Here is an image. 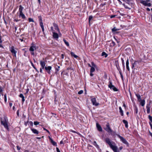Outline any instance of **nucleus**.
Returning <instances> with one entry per match:
<instances>
[{
  "mask_svg": "<svg viewBox=\"0 0 152 152\" xmlns=\"http://www.w3.org/2000/svg\"><path fill=\"white\" fill-rule=\"evenodd\" d=\"M1 124L3 125L4 127L8 130L9 128L7 123V121L6 120V118L4 117L3 118H1Z\"/></svg>",
  "mask_w": 152,
  "mask_h": 152,
  "instance_id": "nucleus-1",
  "label": "nucleus"
},
{
  "mask_svg": "<svg viewBox=\"0 0 152 152\" xmlns=\"http://www.w3.org/2000/svg\"><path fill=\"white\" fill-rule=\"evenodd\" d=\"M117 136L120 138L121 141H122L124 143L126 144L127 146H128L129 143L125 138L119 134H117Z\"/></svg>",
  "mask_w": 152,
  "mask_h": 152,
  "instance_id": "nucleus-2",
  "label": "nucleus"
},
{
  "mask_svg": "<svg viewBox=\"0 0 152 152\" xmlns=\"http://www.w3.org/2000/svg\"><path fill=\"white\" fill-rule=\"evenodd\" d=\"M106 127L104 128L105 130L108 133H110L112 132V130L111 129L110 126V124L109 123H108L106 125Z\"/></svg>",
  "mask_w": 152,
  "mask_h": 152,
  "instance_id": "nucleus-3",
  "label": "nucleus"
},
{
  "mask_svg": "<svg viewBox=\"0 0 152 152\" xmlns=\"http://www.w3.org/2000/svg\"><path fill=\"white\" fill-rule=\"evenodd\" d=\"M10 50L12 53L13 56L15 57H16V53L17 51L14 49L13 46H12L10 48Z\"/></svg>",
  "mask_w": 152,
  "mask_h": 152,
  "instance_id": "nucleus-4",
  "label": "nucleus"
},
{
  "mask_svg": "<svg viewBox=\"0 0 152 152\" xmlns=\"http://www.w3.org/2000/svg\"><path fill=\"white\" fill-rule=\"evenodd\" d=\"M140 3L143 4L145 6H147L148 7H150L151 6V3H147L146 1H144L143 0H141L140 1Z\"/></svg>",
  "mask_w": 152,
  "mask_h": 152,
  "instance_id": "nucleus-5",
  "label": "nucleus"
},
{
  "mask_svg": "<svg viewBox=\"0 0 152 152\" xmlns=\"http://www.w3.org/2000/svg\"><path fill=\"white\" fill-rule=\"evenodd\" d=\"M44 68L48 74H50V70L52 69V67L51 66H46Z\"/></svg>",
  "mask_w": 152,
  "mask_h": 152,
  "instance_id": "nucleus-6",
  "label": "nucleus"
},
{
  "mask_svg": "<svg viewBox=\"0 0 152 152\" xmlns=\"http://www.w3.org/2000/svg\"><path fill=\"white\" fill-rule=\"evenodd\" d=\"M91 101L93 105L96 106H97L99 105V103L97 102L96 99L95 98L92 99Z\"/></svg>",
  "mask_w": 152,
  "mask_h": 152,
  "instance_id": "nucleus-7",
  "label": "nucleus"
},
{
  "mask_svg": "<svg viewBox=\"0 0 152 152\" xmlns=\"http://www.w3.org/2000/svg\"><path fill=\"white\" fill-rule=\"evenodd\" d=\"M110 147L114 152H118V148L117 146L112 145Z\"/></svg>",
  "mask_w": 152,
  "mask_h": 152,
  "instance_id": "nucleus-8",
  "label": "nucleus"
},
{
  "mask_svg": "<svg viewBox=\"0 0 152 152\" xmlns=\"http://www.w3.org/2000/svg\"><path fill=\"white\" fill-rule=\"evenodd\" d=\"M139 63V61H135L132 64V69L134 68L135 67L137 66V64Z\"/></svg>",
  "mask_w": 152,
  "mask_h": 152,
  "instance_id": "nucleus-9",
  "label": "nucleus"
},
{
  "mask_svg": "<svg viewBox=\"0 0 152 152\" xmlns=\"http://www.w3.org/2000/svg\"><path fill=\"white\" fill-rule=\"evenodd\" d=\"M49 140H50V142L53 145L55 146H57L56 143L55 141H54L50 137H49Z\"/></svg>",
  "mask_w": 152,
  "mask_h": 152,
  "instance_id": "nucleus-10",
  "label": "nucleus"
},
{
  "mask_svg": "<svg viewBox=\"0 0 152 152\" xmlns=\"http://www.w3.org/2000/svg\"><path fill=\"white\" fill-rule=\"evenodd\" d=\"M96 127L97 129L98 130L99 132H102V127L100 126V125L98 123H96Z\"/></svg>",
  "mask_w": 152,
  "mask_h": 152,
  "instance_id": "nucleus-11",
  "label": "nucleus"
},
{
  "mask_svg": "<svg viewBox=\"0 0 152 152\" xmlns=\"http://www.w3.org/2000/svg\"><path fill=\"white\" fill-rule=\"evenodd\" d=\"M53 25L54 26V27L55 29V30H57V31H58V33H60V31L59 28L58 27V25L56 23H53Z\"/></svg>",
  "mask_w": 152,
  "mask_h": 152,
  "instance_id": "nucleus-12",
  "label": "nucleus"
},
{
  "mask_svg": "<svg viewBox=\"0 0 152 152\" xmlns=\"http://www.w3.org/2000/svg\"><path fill=\"white\" fill-rule=\"evenodd\" d=\"M40 64L41 66L42 69H44L45 67V62L44 61H40Z\"/></svg>",
  "mask_w": 152,
  "mask_h": 152,
  "instance_id": "nucleus-13",
  "label": "nucleus"
},
{
  "mask_svg": "<svg viewBox=\"0 0 152 152\" xmlns=\"http://www.w3.org/2000/svg\"><path fill=\"white\" fill-rule=\"evenodd\" d=\"M53 37L54 39H57L58 38V34L54 32H53Z\"/></svg>",
  "mask_w": 152,
  "mask_h": 152,
  "instance_id": "nucleus-14",
  "label": "nucleus"
},
{
  "mask_svg": "<svg viewBox=\"0 0 152 152\" xmlns=\"http://www.w3.org/2000/svg\"><path fill=\"white\" fill-rule=\"evenodd\" d=\"M105 142L109 145L110 146L112 145L110 141V139L108 138H107L105 139Z\"/></svg>",
  "mask_w": 152,
  "mask_h": 152,
  "instance_id": "nucleus-15",
  "label": "nucleus"
},
{
  "mask_svg": "<svg viewBox=\"0 0 152 152\" xmlns=\"http://www.w3.org/2000/svg\"><path fill=\"white\" fill-rule=\"evenodd\" d=\"M146 108L147 109V112L148 114H149L150 113V106H149V104H147L146 105Z\"/></svg>",
  "mask_w": 152,
  "mask_h": 152,
  "instance_id": "nucleus-16",
  "label": "nucleus"
},
{
  "mask_svg": "<svg viewBox=\"0 0 152 152\" xmlns=\"http://www.w3.org/2000/svg\"><path fill=\"white\" fill-rule=\"evenodd\" d=\"M31 130L34 134H38L39 133V132L35 129L31 128Z\"/></svg>",
  "mask_w": 152,
  "mask_h": 152,
  "instance_id": "nucleus-17",
  "label": "nucleus"
},
{
  "mask_svg": "<svg viewBox=\"0 0 152 152\" xmlns=\"http://www.w3.org/2000/svg\"><path fill=\"white\" fill-rule=\"evenodd\" d=\"M36 49V46L34 45H32L30 47L29 50L30 51H34Z\"/></svg>",
  "mask_w": 152,
  "mask_h": 152,
  "instance_id": "nucleus-18",
  "label": "nucleus"
},
{
  "mask_svg": "<svg viewBox=\"0 0 152 152\" xmlns=\"http://www.w3.org/2000/svg\"><path fill=\"white\" fill-rule=\"evenodd\" d=\"M129 59L128 58L126 62V68L128 71H130V69L129 66Z\"/></svg>",
  "mask_w": 152,
  "mask_h": 152,
  "instance_id": "nucleus-19",
  "label": "nucleus"
},
{
  "mask_svg": "<svg viewBox=\"0 0 152 152\" xmlns=\"http://www.w3.org/2000/svg\"><path fill=\"white\" fill-rule=\"evenodd\" d=\"M140 104L142 107H143L145 103V101L144 99L141 100L140 101Z\"/></svg>",
  "mask_w": 152,
  "mask_h": 152,
  "instance_id": "nucleus-20",
  "label": "nucleus"
},
{
  "mask_svg": "<svg viewBox=\"0 0 152 152\" xmlns=\"http://www.w3.org/2000/svg\"><path fill=\"white\" fill-rule=\"evenodd\" d=\"M135 95L137 98L138 101L140 102V100H142L141 99V97L140 95L138 94H135Z\"/></svg>",
  "mask_w": 152,
  "mask_h": 152,
  "instance_id": "nucleus-21",
  "label": "nucleus"
},
{
  "mask_svg": "<svg viewBox=\"0 0 152 152\" xmlns=\"http://www.w3.org/2000/svg\"><path fill=\"white\" fill-rule=\"evenodd\" d=\"M123 122L125 124V127L126 128L128 127V123L127 121L125 120H123Z\"/></svg>",
  "mask_w": 152,
  "mask_h": 152,
  "instance_id": "nucleus-22",
  "label": "nucleus"
},
{
  "mask_svg": "<svg viewBox=\"0 0 152 152\" xmlns=\"http://www.w3.org/2000/svg\"><path fill=\"white\" fill-rule=\"evenodd\" d=\"M19 96L20 97L22 98V102H24L25 99H24V96H23V95L22 94H20Z\"/></svg>",
  "mask_w": 152,
  "mask_h": 152,
  "instance_id": "nucleus-23",
  "label": "nucleus"
},
{
  "mask_svg": "<svg viewBox=\"0 0 152 152\" xmlns=\"http://www.w3.org/2000/svg\"><path fill=\"white\" fill-rule=\"evenodd\" d=\"M109 85H108V86L109 88H110V89H112V87L113 86L112 85V83L111 80H110L109 82Z\"/></svg>",
  "mask_w": 152,
  "mask_h": 152,
  "instance_id": "nucleus-24",
  "label": "nucleus"
},
{
  "mask_svg": "<svg viewBox=\"0 0 152 152\" xmlns=\"http://www.w3.org/2000/svg\"><path fill=\"white\" fill-rule=\"evenodd\" d=\"M115 63H116V66L117 67V69H118V70L119 71L121 70V69L119 67L118 61H115Z\"/></svg>",
  "mask_w": 152,
  "mask_h": 152,
  "instance_id": "nucleus-25",
  "label": "nucleus"
},
{
  "mask_svg": "<svg viewBox=\"0 0 152 152\" xmlns=\"http://www.w3.org/2000/svg\"><path fill=\"white\" fill-rule=\"evenodd\" d=\"M24 8L21 5H20L19 6V13H22V11L23 10V9Z\"/></svg>",
  "mask_w": 152,
  "mask_h": 152,
  "instance_id": "nucleus-26",
  "label": "nucleus"
},
{
  "mask_svg": "<svg viewBox=\"0 0 152 152\" xmlns=\"http://www.w3.org/2000/svg\"><path fill=\"white\" fill-rule=\"evenodd\" d=\"M19 16L21 17L23 19H24L26 18V17L23 12L19 13Z\"/></svg>",
  "mask_w": 152,
  "mask_h": 152,
  "instance_id": "nucleus-27",
  "label": "nucleus"
},
{
  "mask_svg": "<svg viewBox=\"0 0 152 152\" xmlns=\"http://www.w3.org/2000/svg\"><path fill=\"white\" fill-rule=\"evenodd\" d=\"M70 54L72 56L74 57L75 58H77L78 56L75 55L73 52H71L70 53Z\"/></svg>",
  "mask_w": 152,
  "mask_h": 152,
  "instance_id": "nucleus-28",
  "label": "nucleus"
},
{
  "mask_svg": "<svg viewBox=\"0 0 152 152\" xmlns=\"http://www.w3.org/2000/svg\"><path fill=\"white\" fill-rule=\"evenodd\" d=\"M119 109L120 110V113L121 114V116H123L124 115V113L123 112V111L122 110V108L121 107H119Z\"/></svg>",
  "mask_w": 152,
  "mask_h": 152,
  "instance_id": "nucleus-29",
  "label": "nucleus"
},
{
  "mask_svg": "<svg viewBox=\"0 0 152 152\" xmlns=\"http://www.w3.org/2000/svg\"><path fill=\"white\" fill-rule=\"evenodd\" d=\"M119 30V29L116 28L115 27H114L112 29V31L113 32H114V33H115L116 31Z\"/></svg>",
  "mask_w": 152,
  "mask_h": 152,
  "instance_id": "nucleus-30",
  "label": "nucleus"
},
{
  "mask_svg": "<svg viewBox=\"0 0 152 152\" xmlns=\"http://www.w3.org/2000/svg\"><path fill=\"white\" fill-rule=\"evenodd\" d=\"M93 17L92 15H90L89 16L88 18L89 24L90 25L91 24L90 21L93 19Z\"/></svg>",
  "mask_w": 152,
  "mask_h": 152,
  "instance_id": "nucleus-31",
  "label": "nucleus"
},
{
  "mask_svg": "<svg viewBox=\"0 0 152 152\" xmlns=\"http://www.w3.org/2000/svg\"><path fill=\"white\" fill-rule=\"evenodd\" d=\"M63 41H64L65 44L67 46L69 47V42H68L66 41V40L64 39H63Z\"/></svg>",
  "mask_w": 152,
  "mask_h": 152,
  "instance_id": "nucleus-32",
  "label": "nucleus"
},
{
  "mask_svg": "<svg viewBox=\"0 0 152 152\" xmlns=\"http://www.w3.org/2000/svg\"><path fill=\"white\" fill-rule=\"evenodd\" d=\"M102 56H104L105 57H107L108 55L106 53L104 52H103L102 53Z\"/></svg>",
  "mask_w": 152,
  "mask_h": 152,
  "instance_id": "nucleus-33",
  "label": "nucleus"
},
{
  "mask_svg": "<svg viewBox=\"0 0 152 152\" xmlns=\"http://www.w3.org/2000/svg\"><path fill=\"white\" fill-rule=\"evenodd\" d=\"M30 63L31 64V65L35 69V70H36V71H37L38 72L39 71L37 70V69L36 68V67L34 66V64H33V63L32 62V61H31Z\"/></svg>",
  "mask_w": 152,
  "mask_h": 152,
  "instance_id": "nucleus-34",
  "label": "nucleus"
},
{
  "mask_svg": "<svg viewBox=\"0 0 152 152\" xmlns=\"http://www.w3.org/2000/svg\"><path fill=\"white\" fill-rule=\"evenodd\" d=\"M93 144L97 148H99V146L97 144L96 142L95 141H94L93 142Z\"/></svg>",
  "mask_w": 152,
  "mask_h": 152,
  "instance_id": "nucleus-35",
  "label": "nucleus"
},
{
  "mask_svg": "<svg viewBox=\"0 0 152 152\" xmlns=\"http://www.w3.org/2000/svg\"><path fill=\"white\" fill-rule=\"evenodd\" d=\"M112 89L115 91H118V90L114 86H113Z\"/></svg>",
  "mask_w": 152,
  "mask_h": 152,
  "instance_id": "nucleus-36",
  "label": "nucleus"
},
{
  "mask_svg": "<svg viewBox=\"0 0 152 152\" xmlns=\"http://www.w3.org/2000/svg\"><path fill=\"white\" fill-rule=\"evenodd\" d=\"M38 18L39 19V22H42V18L41 16H38Z\"/></svg>",
  "mask_w": 152,
  "mask_h": 152,
  "instance_id": "nucleus-37",
  "label": "nucleus"
},
{
  "mask_svg": "<svg viewBox=\"0 0 152 152\" xmlns=\"http://www.w3.org/2000/svg\"><path fill=\"white\" fill-rule=\"evenodd\" d=\"M95 70V68L94 67H91L90 69V72H93Z\"/></svg>",
  "mask_w": 152,
  "mask_h": 152,
  "instance_id": "nucleus-38",
  "label": "nucleus"
},
{
  "mask_svg": "<svg viewBox=\"0 0 152 152\" xmlns=\"http://www.w3.org/2000/svg\"><path fill=\"white\" fill-rule=\"evenodd\" d=\"M115 45V43L113 41H112V43L110 44V47H113Z\"/></svg>",
  "mask_w": 152,
  "mask_h": 152,
  "instance_id": "nucleus-39",
  "label": "nucleus"
},
{
  "mask_svg": "<svg viewBox=\"0 0 152 152\" xmlns=\"http://www.w3.org/2000/svg\"><path fill=\"white\" fill-rule=\"evenodd\" d=\"M119 73H120V75L121 77V79L123 80H124L123 76L122 74V73L121 72V70L119 71Z\"/></svg>",
  "mask_w": 152,
  "mask_h": 152,
  "instance_id": "nucleus-40",
  "label": "nucleus"
},
{
  "mask_svg": "<svg viewBox=\"0 0 152 152\" xmlns=\"http://www.w3.org/2000/svg\"><path fill=\"white\" fill-rule=\"evenodd\" d=\"M121 60L122 61V64L123 66V68H125V65H124V61L122 58H121Z\"/></svg>",
  "mask_w": 152,
  "mask_h": 152,
  "instance_id": "nucleus-41",
  "label": "nucleus"
},
{
  "mask_svg": "<svg viewBox=\"0 0 152 152\" xmlns=\"http://www.w3.org/2000/svg\"><path fill=\"white\" fill-rule=\"evenodd\" d=\"M122 5H123V6H124V7L126 9H131V8L127 6L126 5L124 4H122Z\"/></svg>",
  "mask_w": 152,
  "mask_h": 152,
  "instance_id": "nucleus-42",
  "label": "nucleus"
},
{
  "mask_svg": "<svg viewBox=\"0 0 152 152\" xmlns=\"http://www.w3.org/2000/svg\"><path fill=\"white\" fill-rule=\"evenodd\" d=\"M28 20L29 22H34V20L33 19L31 18H28Z\"/></svg>",
  "mask_w": 152,
  "mask_h": 152,
  "instance_id": "nucleus-43",
  "label": "nucleus"
},
{
  "mask_svg": "<svg viewBox=\"0 0 152 152\" xmlns=\"http://www.w3.org/2000/svg\"><path fill=\"white\" fill-rule=\"evenodd\" d=\"M91 65H92V67H96V65L94 63V62H91Z\"/></svg>",
  "mask_w": 152,
  "mask_h": 152,
  "instance_id": "nucleus-44",
  "label": "nucleus"
},
{
  "mask_svg": "<svg viewBox=\"0 0 152 152\" xmlns=\"http://www.w3.org/2000/svg\"><path fill=\"white\" fill-rule=\"evenodd\" d=\"M39 25L40 26V27H44V26H43V22H39Z\"/></svg>",
  "mask_w": 152,
  "mask_h": 152,
  "instance_id": "nucleus-45",
  "label": "nucleus"
},
{
  "mask_svg": "<svg viewBox=\"0 0 152 152\" xmlns=\"http://www.w3.org/2000/svg\"><path fill=\"white\" fill-rule=\"evenodd\" d=\"M83 93V91L81 90H80V91H79L78 92V94H82Z\"/></svg>",
  "mask_w": 152,
  "mask_h": 152,
  "instance_id": "nucleus-46",
  "label": "nucleus"
},
{
  "mask_svg": "<svg viewBox=\"0 0 152 152\" xmlns=\"http://www.w3.org/2000/svg\"><path fill=\"white\" fill-rule=\"evenodd\" d=\"M39 124V122L38 121H34V124L35 125H38Z\"/></svg>",
  "mask_w": 152,
  "mask_h": 152,
  "instance_id": "nucleus-47",
  "label": "nucleus"
},
{
  "mask_svg": "<svg viewBox=\"0 0 152 152\" xmlns=\"http://www.w3.org/2000/svg\"><path fill=\"white\" fill-rule=\"evenodd\" d=\"M148 118L150 121H152V117L150 115H148Z\"/></svg>",
  "mask_w": 152,
  "mask_h": 152,
  "instance_id": "nucleus-48",
  "label": "nucleus"
},
{
  "mask_svg": "<svg viewBox=\"0 0 152 152\" xmlns=\"http://www.w3.org/2000/svg\"><path fill=\"white\" fill-rule=\"evenodd\" d=\"M135 110L136 114H137L138 113V109L137 107H136L135 109Z\"/></svg>",
  "mask_w": 152,
  "mask_h": 152,
  "instance_id": "nucleus-49",
  "label": "nucleus"
},
{
  "mask_svg": "<svg viewBox=\"0 0 152 152\" xmlns=\"http://www.w3.org/2000/svg\"><path fill=\"white\" fill-rule=\"evenodd\" d=\"M4 101L5 102H6L7 101V97H6V94H5L4 95Z\"/></svg>",
  "mask_w": 152,
  "mask_h": 152,
  "instance_id": "nucleus-50",
  "label": "nucleus"
},
{
  "mask_svg": "<svg viewBox=\"0 0 152 152\" xmlns=\"http://www.w3.org/2000/svg\"><path fill=\"white\" fill-rule=\"evenodd\" d=\"M116 16V15H112L110 16V17L111 18H113L115 17Z\"/></svg>",
  "mask_w": 152,
  "mask_h": 152,
  "instance_id": "nucleus-51",
  "label": "nucleus"
},
{
  "mask_svg": "<svg viewBox=\"0 0 152 152\" xmlns=\"http://www.w3.org/2000/svg\"><path fill=\"white\" fill-rule=\"evenodd\" d=\"M17 149L18 150H20V149H21V148L19 146H17Z\"/></svg>",
  "mask_w": 152,
  "mask_h": 152,
  "instance_id": "nucleus-52",
  "label": "nucleus"
},
{
  "mask_svg": "<svg viewBox=\"0 0 152 152\" xmlns=\"http://www.w3.org/2000/svg\"><path fill=\"white\" fill-rule=\"evenodd\" d=\"M57 67H58V68H56V70L57 72V71H59V69L60 68V66H58Z\"/></svg>",
  "mask_w": 152,
  "mask_h": 152,
  "instance_id": "nucleus-53",
  "label": "nucleus"
},
{
  "mask_svg": "<svg viewBox=\"0 0 152 152\" xmlns=\"http://www.w3.org/2000/svg\"><path fill=\"white\" fill-rule=\"evenodd\" d=\"M56 151L57 152H61L58 148H56Z\"/></svg>",
  "mask_w": 152,
  "mask_h": 152,
  "instance_id": "nucleus-54",
  "label": "nucleus"
},
{
  "mask_svg": "<svg viewBox=\"0 0 152 152\" xmlns=\"http://www.w3.org/2000/svg\"><path fill=\"white\" fill-rule=\"evenodd\" d=\"M29 91V89L28 88H27L26 90V92L25 94L27 93Z\"/></svg>",
  "mask_w": 152,
  "mask_h": 152,
  "instance_id": "nucleus-55",
  "label": "nucleus"
},
{
  "mask_svg": "<svg viewBox=\"0 0 152 152\" xmlns=\"http://www.w3.org/2000/svg\"><path fill=\"white\" fill-rule=\"evenodd\" d=\"M34 51H31V54L32 55H34Z\"/></svg>",
  "mask_w": 152,
  "mask_h": 152,
  "instance_id": "nucleus-56",
  "label": "nucleus"
},
{
  "mask_svg": "<svg viewBox=\"0 0 152 152\" xmlns=\"http://www.w3.org/2000/svg\"><path fill=\"white\" fill-rule=\"evenodd\" d=\"M42 69V68H40V72L41 73H43V72H42V69Z\"/></svg>",
  "mask_w": 152,
  "mask_h": 152,
  "instance_id": "nucleus-57",
  "label": "nucleus"
},
{
  "mask_svg": "<svg viewBox=\"0 0 152 152\" xmlns=\"http://www.w3.org/2000/svg\"><path fill=\"white\" fill-rule=\"evenodd\" d=\"M42 31L43 32V33H44V27H41Z\"/></svg>",
  "mask_w": 152,
  "mask_h": 152,
  "instance_id": "nucleus-58",
  "label": "nucleus"
},
{
  "mask_svg": "<svg viewBox=\"0 0 152 152\" xmlns=\"http://www.w3.org/2000/svg\"><path fill=\"white\" fill-rule=\"evenodd\" d=\"M29 124H30L31 125V126H33V122H32V121H30L29 122Z\"/></svg>",
  "mask_w": 152,
  "mask_h": 152,
  "instance_id": "nucleus-59",
  "label": "nucleus"
},
{
  "mask_svg": "<svg viewBox=\"0 0 152 152\" xmlns=\"http://www.w3.org/2000/svg\"><path fill=\"white\" fill-rule=\"evenodd\" d=\"M51 30L53 31V32H54V31L53 30V27H51L50 28Z\"/></svg>",
  "mask_w": 152,
  "mask_h": 152,
  "instance_id": "nucleus-60",
  "label": "nucleus"
},
{
  "mask_svg": "<svg viewBox=\"0 0 152 152\" xmlns=\"http://www.w3.org/2000/svg\"><path fill=\"white\" fill-rule=\"evenodd\" d=\"M17 114L18 116L19 115V110H18L17 112Z\"/></svg>",
  "mask_w": 152,
  "mask_h": 152,
  "instance_id": "nucleus-61",
  "label": "nucleus"
},
{
  "mask_svg": "<svg viewBox=\"0 0 152 152\" xmlns=\"http://www.w3.org/2000/svg\"><path fill=\"white\" fill-rule=\"evenodd\" d=\"M64 55L63 54H62L61 56V57L62 58H64Z\"/></svg>",
  "mask_w": 152,
  "mask_h": 152,
  "instance_id": "nucleus-62",
  "label": "nucleus"
},
{
  "mask_svg": "<svg viewBox=\"0 0 152 152\" xmlns=\"http://www.w3.org/2000/svg\"><path fill=\"white\" fill-rule=\"evenodd\" d=\"M146 10L147 11H150V9L149 8H147L146 9Z\"/></svg>",
  "mask_w": 152,
  "mask_h": 152,
  "instance_id": "nucleus-63",
  "label": "nucleus"
},
{
  "mask_svg": "<svg viewBox=\"0 0 152 152\" xmlns=\"http://www.w3.org/2000/svg\"><path fill=\"white\" fill-rule=\"evenodd\" d=\"M19 20H18L17 19H15L14 20V21H15L16 22H17L19 21Z\"/></svg>",
  "mask_w": 152,
  "mask_h": 152,
  "instance_id": "nucleus-64",
  "label": "nucleus"
}]
</instances>
